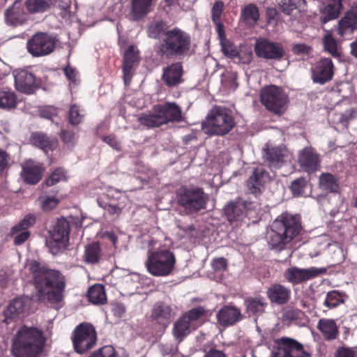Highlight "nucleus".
Returning a JSON list of instances; mask_svg holds the SVG:
<instances>
[{"label":"nucleus","instance_id":"53","mask_svg":"<svg viewBox=\"0 0 357 357\" xmlns=\"http://www.w3.org/2000/svg\"><path fill=\"white\" fill-rule=\"evenodd\" d=\"M65 179V171L62 168H58L46 180V185L47 186H52Z\"/></svg>","mask_w":357,"mask_h":357},{"label":"nucleus","instance_id":"45","mask_svg":"<svg viewBox=\"0 0 357 357\" xmlns=\"http://www.w3.org/2000/svg\"><path fill=\"white\" fill-rule=\"evenodd\" d=\"M308 181L305 177H300L291 181L290 190L294 197L303 196L307 188Z\"/></svg>","mask_w":357,"mask_h":357},{"label":"nucleus","instance_id":"14","mask_svg":"<svg viewBox=\"0 0 357 357\" xmlns=\"http://www.w3.org/2000/svg\"><path fill=\"white\" fill-rule=\"evenodd\" d=\"M251 203L241 197H237L229 202L224 207V214L227 220L231 224L236 222H243L248 215Z\"/></svg>","mask_w":357,"mask_h":357},{"label":"nucleus","instance_id":"58","mask_svg":"<svg viewBox=\"0 0 357 357\" xmlns=\"http://www.w3.org/2000/svg\"><path fill=\"white\" fill-rule=\"evenodd\" d=\"M227 260L224 257L214 259L211 262V266L214 272L222 273L227 268Z\"/></svg>","mask_w":357,"mask_h":357},{"label":"nucleus","instance_id":"28","mask_svg":"<svg viewBox=\"0 0 357 357\" xmlns=\"http://www.w3.org/2000/svg\"><path fill=\"white\" fill-rule=\"evenodd\" d=\"M217 319L221 326H229L242 319V314L236 307L225 306L218 312Z\"/></svg>","mask_w":357,"mask_h":357},{"label":"nucleus","instance_id":"57","mask_svg":"<svg viewBox=\"0 0 357 357\" xmlns=\"http://www.w3.org/2000/svg\"><path fill=\"white\" fill-rule=\"evenodd\" d=\"M63 71L66 78L70 82V86H71L72 84L77 85L79 83V79L78 73L75 68L70 66H67L64 68Z\"/></svg>","mask_w":357,"mask_h":357},{"label":"nucleus","instance_id":"24","mask_svg":"<svg viewBox=\"0 0 357 357\" xmlns=\"http://www.w3.org/2000/svg\"><path fill=\"white\" fill-rule=\"evenodd\" d=\"M30 302V299L27 297H19L13 299L4 311L6 319H15L24 317L29 310Z\"/></svg>","mask_w":357,"mask_h":357},{"label":"nucleus","instance_id":"35","mask_svg":"<svg viewBox=\"0 0 357 357\" xmlns=\"http://www.w3.org/2000/svg\"><path fill=\"white\" fill-rule=\"evenodd\" d=\"M87 296L91 303L96 305L103 304L107 300L105 287L100 284L91 287L88 290Z\"/></svg>","mask_w":357,"mask_h":357},{"label":"nucleus","instance_id":"55","mask_svg":"<svg viewBox=\"0 0 357 357\" xmlns=\"http://www.w3.org/2000/svg\"><path fill=\"white\" fill-rule=\"evenodd\" d=\"M224 3L222 1H216L211 10V18L213 22L221 21V15L224 10Z\"/></svg>","mask_w":357,"mask_h":357},{"label":"nucleus","instance_id":"50","mask_svg":"<svg viewBox=\"0 0 357 357\" xmlns=\"http://www.w3.org/2000/svg\"><path fill=\"white\" fill-rule=\"evenodd\" d=\"M221 45V50L224 55L229 58H236L237 55V48L230 42L228 39H225L220 41Z\"/></svg>","mask_w":357,"mask_h":357},{"label":"nucleus","instance_id":"9","mask_svg":"<svg viewBox=\"0 0 357 357\" xmlns=\"http://www.w3.org/2000/svg\"><path fill=\"white\" fill-rule=\"evenodd\" d=\"M96 333L94 327L88 323L79 324L73 334L74 349L78 354H84L94 347L96 342Z\"/></svg>","mask_w":357,"mask_h":357},{"label":"nucleus","instance_id":"23","mask_svg":"<svg viewBox=\"0 0 357 357\" xmlns=\"http://www.w3.org/2000/svg\"><path fill=\"white\" fill-rule=\"evenodd\" d=\"M43 171V165L40 163L29 160L22 165L21 176L26 183L34 185L41 179Z\"/></svg>","mask_w":357,"mask_h":357},{"label":"nucleus","instance_id":"10","mask_svg":"<svg viewBox=\"0 0 357 357\" xmlns=\"http://www.w3.org/2000/svg\"><path fill=\"white\" fill-rule=\"evenodd\" d=\"M275 344L273 357H310V354L304 351L302 344L294 339L282 337L276 339Z\"/></svg>","mask_w":357,"mask_h":357},{"label":"nucleus","instance_id":"16","mask_svg":"<svg viewBox=\"0 0 357 357\" xmlns=\"http://www.w3.org/2000/svg\"><path fill=\"white\" fill-rule=\"evenodd\" d=\"M178 204L188 213H193L201 208V190L199 188H182L178 195Z\"/></svg>","mask_w":357,"mask_h":357},{"label":"nucleus","instance_id":"44","mask_svg":"<svg viewBox=\"0 0 357 357\" xmlns=\"http://www.w3.org/2000/svg\"><path fill=\"white\" fill-rule=\"evenodd\" d=\"M162 119L156 112H153V109L151 113L144 114L139 117V123L147 128L158 127L162 125Z\"/></svg>","mask_w":357,"mask_h":357},{"label":"nucleus","instance_id":"59","mask_svg":"<svg viewBox=\"0 0 357 357\" xmlns=\"http://www.w3.org/2000/svg\"><path fill=\"white\" fill-rule=\"evenodd\" d=\"M236 57H238L239 61L243 64H249L252 61L253 54L252 51L250 48L241 50L240 51L237 50V55Z\"/></svg>","mask_w":357,"mask_h":357},{"label":"nucleus","instance_id":"54","mask_svg":"<svg viewBox=\"0 0 357 357\" xmlns=\"http://www.w3.org/2000/svg\"><path fill=\"white\" fill-rule=\"evenodd\" d=\"M89 357H118V356L112 346L107 345L92 354Z\"/></svg>","mask_w":357,"mask_h":357},{"label":"nucleus","instance_id":"41","mask_svg":"<svg viewBox=\"0 0 357 357\" xmlns=\"http://www.w3.org/2000/svg\"><path fill=\"white\" fill-rule=\"evenodd\" d=\"M324 49L328 52L332 56L340 57V53L337 50V40L333 36L331 33H327L322 40Z\"/></svg>","mask_w":357,"mask_h":357},{"label":"nucleus","instance_id":"63","mask_svg":"<svg viewBox=\"0 0 357 357\" xmlns=\"http://www.w3.org/2000/svg\"><path fill=\"white\" fill-rule=\"evenodd\" d=\"M312 51L311 47L303 44V43H298L296 44L292 47V52L294 54L296 55L300 54H310Z\"/></svg>","mask_w":357,"mask_h":357},{"label":"nucleus","instance_id":"49","mask_svg":"<svg viewBox=\"0 0 357 357\" xmlns=\"http://www.w3.org/2000/svg\"><path fill=\"white\" fill-rule=\"evenodd\" d=\"M305 3V0H282L280 4L283 13L290 15L291 13Z\"/></svg>","mask_w":357,"mask_h":357},{"label":"nucleus","instance_id":"64","mask_svg":"<svg viewBox=\"0 0 357 357\" xmlns=\"http://www.w3.org/2000/svg\"><path fill=\"white\" fill-rule=\"evenodd\" d=\"M62 139L63 143L70 147L75 144L77 137L73 132L63 130L62 132Z\"/></svg>","mask_w":357,"mask_h":357},{"label":"nucleus","instance_id":"61","mask_svg":"<svg viewBox=\"0 0 357 357\" xmlns=\"http://www.w3.org/2000/svg\"><path fill=\"white\" fill-rule=\"evenodd\" d=\"M58 199L54 197H44L42 200V208L44 211H50L58 204Z\"/></svg>","mask_w":357,"mask_h":357},{"label":"nucleus","instance_id":"38","mask_svg":"<svg viewBox=\"0 0 357 357\" xmlns=\"http://www.w3.org/2000/svg\"><path fill=\"white\" fill-rule=\"evenodd\" d=\"M319 186L326 192H337L339 185L336 178L331 174H322L319 177Z\"/></svg>","mask_w":357,"mask_h":357},{"label":"nucleus","instance_id":"37","mask_svg":"<svg viewBox=\"0 0 357 357\" xmlns=\"http://www.w3.org/2000/svg\"><path fill=\"white\" fill-rule=\"evenodd\" d=\"M241 17L246 24H255L259 18L258 8L253 3L245 6L241 11Z\"/></svg>","mask_w":357,"mask_h":357},{"label":"nucleus","instance_id":"18","mask_svg":"<svg viewBox=\"0 0 357 357\" xmlns=\"http://www.w3.org/2000/svg\"><path fill=\"white\" fill-rule=\"evenodd\" d=\"M319 155L312 147H305L298 152V164L301 169L308 174L317 172L320 167Z\"/></svg>","mask_w":357,"mask_h":357},{"label":"nucleus","instance_id":"20","mask_svg":"<svg viewBox=\"0 0 357 357\" xmlns=\"http://www.w3.org/2000/svg\"><path fill=\"white\" fill-rule=\"evenodd\" d=\"M139 50L134 45L130 46L123 55V73L126 85L130 84L135 68L139 64Z\"/></svg>","mask_w":357,"mask_h":357},{"label":"nucleus","instance_id":"12","mask_svg":"<svg viewBox=\"0 0 357 357\" xmlns=\"http://www.w3.org/2000/svg\"><path fill=\"white\" fill-rule=\"evenodd\" d=\"M55 43L54 37L47 33L39 32L27 41V50L33 56H45L53 52Z\"/></svg>","mask_w":357,"mask_h":357},{"label":"nucleus","instance_id":"4","mask_svg":"<svg viewBox=\"0 0 357 357\" xmlns=\"http://www.w3.org/2000/svg\"><path fill=\"white\" fill-rule=\"evenodd\" d=\"M235 126L232 111L222 106L213 107L208 113L205 122H202V129H206L211 135H226Z\"/></svg>","mask_w":357,"mask_h":357},{"label":"nucleus","instance_id":"42","mask_svg":"<svg viewBox=\"0 0 357 357\" xmlns=\"http://www.w3.org/2000/svg\"><path fill=\"white\" fill-rule=\"evenodd\" d=\"M344 294L338 291L333 290L327 293L324 305L328 309L337 307L344 302Z\"/></svg>","mask_w":357,"mask_h":357},{"label":"nucleus","instance_id":"47","mask_svg":"<svg viewBox=\"0 0 357 357\" xmlns=\"http://www.w3.org/2000/svg\"><path fill=\"white\" fill-rule=\"evenodd\" d=\"M167 28L166 24L162 20H156L150 24L148 27V36L152 38H157Z\"/></svg>","mask_w":357,"mask_h":357},{"label":"nucleus","instance_id":"3","mask_svg":"<svg viewBox=\"0 0 357 357\" xmlns=\"http://www.w3.org/2000/svg\"><path fill=\"white\" fill-rule=\"evenodd\" d=\"M45 343L42 331L35 327L22 326L13 340L12 352L15 357H37Z\"/></svg>","mask_w":357,"mask_h":357},{"label":"nucleus","instance_id":"22","mask_svg":"<svg viewBox=\"0 0 357 357\" xmlns=\"http://www.w3.org/2000/svg\"><path fill=\"white\" fill-rule=\"evenodd\" d=\"M357 29V6L348 10L338 22L337 33L345 37Z\"/></svg>","mask_w":357,"mask_h":357},{"label":"nucleus","instance_id":"27","mask_svg":"<svg viewBox=\"0 0 357 357\" xmlns=\"http://www.w3.org/2000/svg\"><path fill=\"white\" fill-rule=\"evenodd\" d=\"M287 157L285 151L280 147H272L264 149V159L271 169L280 168L285 162Z\"/></svg>","mask_w":357,"mask_h":357},{"label":"nucleus","instance_id":"52","mask_svg":"<svg viewBox=\"0 0 357 357\" xmlns=\"http://www.w3.org/2000/svg\"><path fill=\"white\" fill-rule=\"evenodd\" d=\"M356 118L357 109L352 107L349 109L346 110L344 113L341 114L338 122L344 127L348 128L350 121L356 119Z\"/></svg>","mask_w":357,"mask_h":357},{"label":"nucleus","instance_id":"32","mask_svg":"<svg viewBox=\"0 0 357 357\" xmlns=\"http://www.w3.org/2000/svg\"><path fill=\"white\" fill-rule=\"evenodd\" d=\"M152 317L157 322L165 325L172 319L173 317L172 310L169 305L158 302L153 306Z\"/></svg>","mask_w":357,"mask_h":357},{"label":"nucleus","instance_id":"34","mask_svg":"<svg viewBox=\"0 0 357 357\" xmlns=\"http://www.w3.org/2000/svg\"><path fill=\"white\" fill-rule=\"evenodd\" d=\"M31 142L36 147L42 149L44 152L52 150L54 146V141L50 139L45 133L36 132L31 135Z\"/></svg>","mask_w":357,"mask_h":357},{"label":"nucleus","instance_id":"48","mask_svg":"<svg viewBox=\"0 0 357 357\" xmlns=\"http://www.w3.org/2000/svg\"><path fill=\"white\" fill-rule=\"evenodd\" d=\"M35 222L36 217L32 214H28L17 225L12 228L10 234H14L21 231V229L28 230L29 227L33 225Z\"/></svg>","mask_w":357,"mask_h":357},{"label":"nucleus","instance_id":"8","mask_svg":"<svg viewBox=\"0 0 357 357\" xmlns=\"http://www.w3.org/2000/svg\"><path fill=\"white\" fill-rule=\"evenodd\" d=\"M70 225L65 218L58 219L52 229L46 244L53 255L61 252L68 245L70 234Z\"/></svg>","mask_w":357,"mask_h":357},{"label":"nucleus","instance_id":"30","mask_svg":"<svg viewBox=\"0 0 357 357\" xmlns=\"http://www.w3.org/2000/svg\"><path fill=\"white\" fill-rule=\"evenodd\" d=\"M317 328L321 333L324 340L327 341L334 340L339 335L338 326L333 319H320L318 321Z\"/></svg>","mask_w":357,"mask_h":357},{"label":"nucleus","instance_id":"13","mask_svg":"<svg viewBox=\"0 0 357 357\" xmlns=\"http://www.w3.org/2000/svg\"><path fill=\"white\" fill-rule=\"evenodd\" d=\"M326 272L327 268L325 267L312 266L309 268H301L292 266L285 270L284 278L287 281L295 285L324 275Z\"/></svg>","mask_w":357,"mask_h":357},{"label":"nucleus","instance_id":"19","mask_svg":"<svg viewBox=\"0 0 357 357\" xmlns=\"http://www.w3.org/2000/svg\"><path fill=\"white\" fill-rule=\"evenodd\" d=\"M15 89L24 93L31 94L37 89L36 77L30 72L24 69H16L12 72Z\"/></svg>","mask_w":357,"mask_h":357},{"label":"nucleus","instance_id":"15","mask_svg":"<svg viewBox=\"0 0 357 357\" xmlns=\"http://www.w3.org/2000/svg\"><path fill=\"white\" fill-rule=\"evenodd\" d=\"M335 74V66L331 59L322 58L311 69V79L314 83L325 84L331 82Z\"/></svg>","mask_w":357,"mask_h":357},{"label":"nucleus","instance_id":"1","mask_svg":"<svg viewBox=\"0 0 357 357\" xmlns=\"http://www.w3.org/2000/svg\"><path fill=\"white\" fill-rule=\"evenodd\" d=\"M29 270L40 299L52 304L60 303L66 287L65 278L62 273L48 268L35 260L30 262Z\"/></svg>","mask_w":357,"mask_h":357},{"label":"nucleus","instance_id":"33","mask_svg":"<svg viewBox=\"0 0 357 357\" xmlns=\"http://www.w3.org/2000/svg\"><path fill=\"white\" fill-rule=\"evenodd\" d=\"M154 0H132V17L138 20L152 10Z\"/></svg>","mask_w":357,"mask_h":357},{"label":"nucleus","instance_id":"46","mask_svg":"<svg viewBox=\"0 0 357 357\" xmlns=\"http://www.w3.org/2000/svg\"><path fill=\"white\" fill-rule=\"evenodd\" d=\"M342 8H337L336 6L328 4L324 7L322 14L320 17V21L322 24L335 20L338 17Z\"/></svg>","mask_w":357,"mask_h":357},{"label":"nucleus","instance_id":"17","mask_svg":"<svg viewBox=\"0 0 357 357\" xmlns=\"http://www.w3.org/2000/svg\"><path fill=\"white\" fill-rule=\"evenodd\" d=\"M5 22L12 26H22L27 23L29 15L25 11L21 0H15L4 12Z\"/></svg>","mask_w":357,"mask_h":357},{"label":"nucleus","instance_id":"56","mask_svg":"<svg viewBox=\"0 0 357 357\" xmlns=\"http://www.w3.org/2000/svg\"><path fill=\"white\" fill-rule=\"evenodd\" d=\"M304 313L301 310L291 309L287 310L283 314L284 321H295L302 319Z\"/></svg>","mask_w":357,"mask_h":357},{"label":"nucleus","instance_id":"36","mask_svg":"<svg viewBox=\"0 0 357 357\" xmlns=\"http://www.w3.org/2000/svg\"><path fill=\"white\" fill-rule=\"evenodd\" d=\"M191 325L187 320V317H181L177 320L173 328V334L174 337L178 342H181L190 333Z\"/></svg>","mask_w":357,"mask_h":357},{"label":"nucleus","instance_id":"5","mask_svg":"<svg viewBox=\"0 0 357 357\" xmlns=\"http://www.w3.org/2000/svg\"><path fill=\"white\" fill-rule=\"evenodd\" d=\"M174 255L167 249L149 250L146 266L148 272L154 276L169 275L174 267Z\"/></svg>","mask_w":357,"mask_h":357},{"label":"nucleus","instance_id":"60","mask_svg":"<svg viewBox=\"0 0 357 357\" xmlns=\"http://www.w3.org/2000/svg\"><path fill=\"white\" fill-rule=\"evenodd\" d=\"M357 348L356 347H339L335 353V357H356Z\"/></svg>","mask_w":357,"mask_h":357},{"label":"nucleus","instance_id":"39","mask_svg":"<svg viewBox=\"0 0 357 357\" xmlns=\"http://www.w3.org/2000/svg\"><path fill=\"white\" fill-rule=\"evenodd\" d=\"M101 256V249L98 243H93L86 247L84 260L86 263L95 264L98 262Z\"/></svg>","mask_w":357,"mask_h":357},{"label":"nucleus","instance_id":"7","mask_svg":"<svg viewBox=\"0 0 357 357\" xmlns=\"http://www.w3.org/2000/svg\"><path fill=\"white\" fill-rule=\"evenodd\" d=\"M189 36L182 30L174 28L165 34L160 51L167 55L183 54L190 48Z\"/></svg>","mask_w":357,"mask_h":357},{"label":"nucleus","instance_id":"21","mask_svg":"<svg viewBox=\"0 0 357 357\" xmlns=\"http://www.w3.org/2000/svg\"><path fill=\"white\" fill-rule=\"evenodd\" d=\"M153 112H156L160 119H163V124L169 121H179L182 118L181 110L174 102L157 104L153 106Z\"/></svg>","mask_w":357,"mask_h":357},{"label":"nucleus","instance_id":"25","mask_svg":"<svg viewBox=\"0 0 357 357\" xmlns=\"http://www.w3.org/2000/svg\"><path fill=\"white\" fill-rule=\"evenodd\" d=\"M291 294L289 288L279 283L271 284L266 291L270 301L277 305H284L288 303L291 298Z\"/></svg>","mask_w":357,"mask_h":357},{"label":"nucleus","instance_id":"40","mask_svg":"<svg viewBox=\"0 0 357 357\" xmlns=\"http://www.w3.org/2000/svg\"><path fill=\"white\" fill-rule=\"evenodd\" d=\"M25 6L31 13H43L51 6L50 0H26Z\"/></svg>","mask_w":357,"mask_h":357},{"label":"nucleus","instance_id":"11","mask_svg":"<svg viewBox=\"0 0 357 357\" xmlns=\"http://www.w3.org/2000/svg\"><path fill=\"white\" fill-rule=\"evenodd\" d=\"M255 52L257 57L275 61H282L286 55L284 46L266 38L259 39L255 45Z\"/></svg>","mask_w":357,"mask_h":357},{"label":"nucleus","instance_id":"2","mask_svg":"<svg viewBox=\"0 0 357 357\" xmlns=\"http://www.w3.org/2000/svg\"><path fill=\"white\" fill-rule=\"evenodd\" d=\"M303 229L300 215L282 213L271 224L266 239L273 250L281 251Z\"/></svg>","mask_w":357,"mask_h":357},{"label":"nucleus","instance_id":"29","mask_svg":"<svg viewBox=\"0 0 357 357\" xmlns=\"http://www.w3.org/2000/svg\"><path fill=\"white\" fill-rule=\"evenodd\" d=\"M245 312L249 317H257L261 315L268 305L266 298L257 295L255 296H248L244 301Z\"/></svg>","mask_w":357,"mask_h":357},{"label":"nucleus","instance_id":"62","mask_svg":"<svg viewBox=\"0 0 357 357\" xmlns=\"http://www.w3.org/2000/svg\"><path fill=\"white\" fill-rule=\"evenodd\" d=\"M14 236V244L16 245H20L23 244L29 237L30 232L29 230L21 229V231L13 234Z\"/></svg>","mask_w":357,"mask_h":357},{"label":"nucleus","instance_id":"43","mask_svg":"<svg viewBox=\"0 0 357 357\" xmlns=\"http://www.w3.org/2000/svg\"><path fill=\"white\" fill-rule=\"evenodd\" d=\"M17 104V97L14 92L10 91H0V108L9 109L13 108Z\"/></svg>","mask_w":357,"mask_h":357},{"label":"nucleus","instance_id":"31","mask_svg":"<svg viewBox=\"0 0 357 357\" xmlns=\"http://www.w3.org/2000/svg\"><path fill=\"white\" fill-rule=\"evenodd\" d=\"M183 68L180 63H173L163 70L162 80L168 86H176L183 82Z\"/></svg>","mask_w":357,"mask_h":357},{"label":"nucleus","instance_id":"51","mask_svg":"<svg viewBox=\"0 0 357 357\" xmlns=\"http://www.w3.org/2000/svg\"><path fill=\"white\" fill-rule=\"evenodd\" d=\"M68 117L72 125H77L82 121L84 113L77 105H73L69 110Z\"/></svg>","mask_w":357,"mask_h":357},{"label":"nucleus","instance_id":"26","mask_svg":"<svg viewBox=\"0 0 357 357\" xmlns=\"http://www.w3.org/2000/svg\"><path fill=\"white\" fill-rule=\"evenodd\" d=\"M268 175L267 172L262 167L254 168L252 174L245 182V185L252 194L260 195L261 188L265 183V178Z\"/></svg>","mask_w":357,"mask_h":357},{"label":"nucleus","instance_id":"6","mask_svg":"<svg viewBox=\"0 0 357 357\" xmlns=\"http://www.w3.org/2000/svg\"><path fill=\"white\" fill-rule=\"evenodd\" d=\"M261 104L267 110L274 114H282L285 112L289 102L288 96L281 87L269 85L261 90Z\"/></svg>","mask_w":357,"mask_h":357}]
</instances>
